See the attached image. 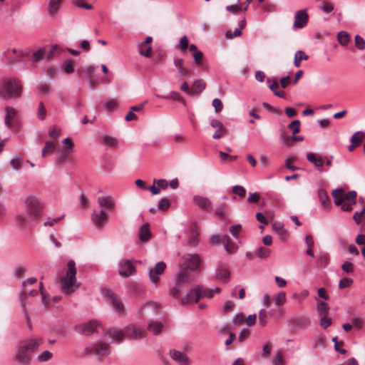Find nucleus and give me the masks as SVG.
I'll list each match as a JSON object with an SVG mask.
<instances>
[{"label": "nucleus", "instance_id": "19", "mask_svg": "<svg viewBox=\"0 0 365 365\" xmlns=\"http://www.w3.org/2000/svg\"><path fill=\"white\" fill-rule=\"evenodd\" d=\"M220 291V288H215L214 289H206L203 287L197 286L196 287V294L197 298L196 300H200V299L207 297L208 299H211L213 297L214 294L216 293H219Z\"/></svg>", "mask_w": 365, "mask_h": 365}, {"label": "nucleus", "instance_id": "5", "mask_svg": "<svg viewBox=\"0 0 365 365\" xmlns=\"http://www.w3.org/2000/svg\"><path fill=\"white\" fill-rule=\"evenodd\" d=\"M200 256L196 253L185 254L181 257L180 266L187 270L195 272L200 265Z\"/></svg>", "mask_w": 365, "mask_h": 365}, {"label": "nucleus", "instance_id": "39", "mask_svg": "<svg viewBox=\"0 0 365 365\" xmlns=\"http://www.w3.org/2000/svg\"><path fill=\"white\" fill-rule=\"evenodd\" d=\"M337 40L341 46H346L350 40V36L348 32L345 31H339L337 34Z\"/></svg>", "mask_w": 365, "mask_h": 365}, {"label": "nucleus", "instance_id": "64", "mask_svg": "<svg viewBox=\"0 0 365 365\" xmlns=\"http://www.w3.org/2000/svg\"><path fill=\"white\" fill-rule=\"evenodd\" d=\"M365 212V207L362 208L359 212H355L353 215V219L357 225H359L361 220V217Z\"/></svg>", "mask_w": 365, "mask_h": 365}, {"label": "nucleus", "instance_id": "16", "mask_svg": "<svg viewBox=\"0 0 365 365\" xmlns=\"http://www.w3.org/2000/svg\"><path fill=\"white\" fill-rule=\"evenodd\" d=\"M279 138L280 143L285 147H291L294 145V142L302 141L304 140L303 136H297L294 135L289 136L285 132L281 133Z\"/></svg>", "mask_w": 365, "mask_h": 365}, {"label": "nucleus", "instance_id": "15", "mask_svg": "<svg viewBox=\"0 0 365 365\" xmlns=\"http://www.w3.org/2000/svg\"><path fill=\"white\" fill-rule=\"evenodd\" d=\"M108 218V212L105 209H101L99 212L93 211L91 220L96 227H102Z\"/></svg>", "mask_w": 365, "mask_h": 365}, {"label": "nucleus", "instance_id": "54", "mask_svg": "<svg viewBox=\"0 0 365 365\" xmlns=\"http://www.w3.org/2000/svg\"><path fill=\"white\" fill-rule=\"evenodd\" d=\"M242 225L240 224H237L230 227V232L234 238L237 239L238 235L242 231Z\"/></svg>", "mask_w": 365, "mask_h": 365}, {"label": "nucleus", "instance_id": "4", "mask_svg": "<svg viewBox=\"0 0 365 365\" xmlns=\"http://www.w3.org/2000/svg\"><path fill=\"white\" fill-rule=\"evenodd\" d=\"M29 48H9L2 53L1 58L8 64L12 65L20 61L21 58L29 56Z\"/></svg>", "mask_w": 365, "mask_h": 365}, {"label": "nucleus", "instance_id": "27", "mask_svg": "<svg viewBox=\"0 0 365 365\" xmlns=\"http://www.w3.org/2000/svg\"><path fill=\"white\" fill-rule=\"evenodd\" d=\"M199 242V232L196 227L192 226L190 227V233L187 239V245L190 247H195Z\"/></svg>", "mask_w": 365, "mask_h": 365}, {"label": "nucleus", "instance_id": "49", "mask_svg": "<svg viewBox=\"0 0 365 365\" xmlns=\"http://www.w3.org/2000/svg\"><path fill=\"white\" fill-rule=\"evenodd\" d=\"M205 88V83L202 80H196L192 84V91L195 93L201 92Z\"/></svg>", "mask_w": 365, "mask_h": 365}, {"label": "nucleus", "instance_id": "6", "mask_svg": "<svg viewBox=\"0 0 365 365\" xmlns=\"http://www.w3.org/2000/svg\"><path fill=\"white\" fill-rule=\"evenodd\" d=\"M29 353L26 346L21 342L16 348L14 360L21 365H29L31 361Z\"/></svg>", "mask_w": 365, "mask_h": 365}, {"label": "nucleus", "instance_id": "12", "mask_svg": "<svg viewBox=\"0 0 365 365\" xmlns=\"http://www.w3.org/2000/svg\"><path fill=\"white\" fill-rule=\"evenodd\" d=\"M169 355L179 365H190L191 364V360L187 355L180 351L172 349L170 351Z\"/></svg>", "mask_w": 365, "mask_h": 365}, {"label": "nucleus", "instance_id": "36", "mask_svg": "<svg viewBox=\"0 0 365 365\" xmlns=\"http://www.w3.org/2000/svg\"><path fill=\"white\" fill-rule=\"evenodd\" d=\"M270 254L271 250L264 247H259L254 252L255 256L260 259H266L269 257Z\"/></svg>", "mask_w": 365, "mask_h": 365}, {"label": "nucleus", "instance_id": "56", "mask_svg": "<svg viewBox=\"0 0 365 365\" xmlns=\"http://www.w3.org/2000/svg\"><path fill=\"white\" fill-rule=\"evenodd\" d=\"M355 46L359 50L365 49V40L359 35L354 37Z\"/></svg>", "mask_w": 365, "mask_h": 365}, {"label": "nucleus", "instance_id": "43", "mask_svg": "<svg viewBox=\"0 0 365 365\" xmlns=\"http://www.w3.org/2000/svg\"><path fill=\"white\" fill-rule=\"evenodd\" d=\"M61 4L59 0H49L48 14L50 16L55 14L58 9V6Z\"/></svg>", "mask_w": 365, "mask_h": 365}, {"label": "nucleus", "instance_id": "17", "mask_svg": "<svg viewBox=\"0 0 365 365\" xmlns=\"http://www.w3.org/2000/svg\"><path fill=\"white\" fill-rule=\"evenodd\" d=\"M106 336L108 339H111V342L120 343L126 336V333L125 331V329H121V330H118V329H109L106 333Z\"/></svg>", "mask_w": 365, "mask_h": 365}, {"label": "nucleus", "instance_id": "25", "mask_svg": "<svg viewBox=\"0 0 365 365\" xmlns=\"http://www.w3.org/2000/svg\"><path fill=\"white\" fill-rule=\"evenodd\" d=\"M24 346H26L27 351L29 352H32L36 351L40 345L42 344L41 339H30L28 340H25L21 341Z\"/></svg>", "mask_w": 365, "mask_h": 365}, {"label": "nucleus", "instance_id": "55", "mask_svg": "<svg viewBox=\"0 0 365 365\" xmlns=\"http://www.w3.org/2000/svg\"><path fill=\"white\" fill-rule=\"evenodd\" d=\"M267 322V313L264 309H262L259 312V324L264 327Z\"/></svg>", "mask_w": 365, "mask_h": 365}, {"label": "nucleus", "instance_id": "8", "mask_svg": "<svg viewBox=\"0 0 365 365\" xmlns=\"http://www.w3.org/2000/svg\"><path fill=\"white\" fill-rule=\"evenodd\" d=\"M100 324L96 320H90L86 323H83L76 327V330L81 334L90 335L98 331Z\"/></svg>", "mask_w": 365, "mask_h": 365}, {"label": "nucleus", "instance_id": "52", "mask_svg": "<svg viewBox=\"0 0 365 365\" xmlns=\"http://www.w3.org/2000/svg\"><path fill=\"white\" fill-rule=\"evenodd\" d=\"M319 320L320 326L324 329L331 325L332 321L331 318L327 317V315L319 316Z\"/></svg>", "mask_w": 365, "mask_h": 365}, {"label": "nucleus", "instance_id": "62", "mask_svg": "<svg viewBox=\"0 0 365 365\" xmlns=\"http://www.w3.org/2000/svg\"><path fill=\"white\" fill-rule=\"evenodd\" d=\"M272 80L270 78H267V83L268 84L269 88L274 92V94L276 91H278L279 88V85L276 80H274L272 83Z\"/></svg>", "mask_w": 365, "mask_h": 365}, {"label": "nucleus", "instance_id": "9", "mask_svg": "<svg viewBox=\"0 0 365 365\" xmlns=\"http://www.w3.org/2000/svg\"><path fill=\"white\" fill-rule=\"evenodd\" d=\"M135 272V267L128 259H122L118 262V273L121 277H128Z\"/></svg>", "mask_w": 365, "mask_h": 365}, {"label": "nucleus", "instance_id": "58", "mask_svg": "<svg viewBox=\"0 0 365 365\" xmlns=\"http://www.w3.org/2000/svg\"><path fill=\"white\" fill-rule=\"evenodd\" d=\"M53 354L48 351H44L38 356V360L40 362H45L51 359Z\"/></svg>", "mask_w": 365, "mask_h": 365}, {"label": "nucleus", "instance_id": "1", "mask_svg": "<svg viewBox=\"0 0 365 365\" xmlns=\"http://www.w3.org/2000/svg\"><path fill=\"white\" fill-rule=\"evenodd\" d=\"M26 213L19 214L16 216V222L20 226H25L38 220L43 211V204L36 196L30 195L24 201Z\"/></svg>", "mask_w": 365, "mask_h": 365}, {"label": "nucleus", "instance_id": "2", "mask_svg": "<svg viewBox=\"0 0 365 365\" xmlns=\"http://www.w3.org/2000/svg\"><path fill=\"white\" fill-rule=\"evenodd\" d=\"M76 274V263L73 260H69L67 263V271L61 278V286L63 293L66 294H71L79 287V284L77 282Z\"/></svg>", "mask_w": 365, "mask_h": 365}, {"label": "nucleus", "instance_id": "57", "mask_svg": "<svg viewBox=\"0 0 365 365\" xmlns=\"http://www.w3.org/2000/svg\"><path fill=\"white\" fill-rule=\"evenodd\" d=\"M296 326H307L310 323L309 319L307 317H301L294 319Z\"/></svg>", "mask_w": 365, "mask_h": 365}, {"label": "nucleus", "instance_id": "14", "mask_svg": "<svg viewBox=\"0 0 365 365\" xmlns=\"http://www.w3.org/2000/svg\"><path fill=\"white\" fill-rule=\"evenodd\" d=\"M86 350L100 357L107 356L110 353L109 346L107 344L103 342H98L93 346L86 348Z\"/></svg>", "mask_w": 365, "mask_h": 365}, {"label": "nucleus", "instance_id": "47", "mask_svg": "<svg viewBox=\"0 0 365 365\" xmlns=\"http://www.w3.org/2000/svg\"><path fill=\"white\" fill-rule=\"evenodd\" d=\"M357 193L355 190L349 191L346 193L343 192V198L344 202H351L352 203H356V197Z\"/></svg>", "mask_w": 365, "mask_h": 365}, {"label": "nucleus", "instance_id": "35", "mask_svg": "<svg viewBox=\"0 0 365 365\" xmlns=\"http://www.w3.org/2000/svg\"><path fill=\"white\" fill-rule=\"evenodd\" d=\"M344 190L342 188H336L332 191V197L334 199V202L336 206H339L342 202H344L343 198V192Z\"/></svg>", "mask_w": 365, "mask_h": 365}, {"label": "nucleus", "instance_id": "20", "mask_svg": "<svg viewBox=\"0 0 365 365\" xmlns=\"http://www.w3.org/2000/svg\"><path fill=\"white\" fill-rule=\"evenodd\" d=\"M210 125L213 128L216 129L215 133L212 135L214 139H219L225 135L227 129L219 120H212Z\"/></svg>", "mask_w": 365, "mask_h": 365}, {"label": "nucleus", "instance_id": "33", "mask_svg": "<svg viewBox=\"0 0 365 365\" xmlns=\"http://www.w3.org/2000/svg\"><path fill=\"white\" fill-rule=\"evenodd\" d=\"M101 143L109 147H117L118 145V140L115 138L108 135L101 137Z\"/></svg>", "mask_w": 365, "mask_h": 365}, {"label": "nucleus", "instance_id": "41", "mask_svg": "<svg viewBox=\"0 0 365 365\" xmlns=\"http://www.w3.org/2000/svg\"><path fill=\"white\" fill-rule=\"evenodd\" d=\"M273 300L276 306H282L286 302V293L284 291L279 292L273 296Z\"/></svg>", "mask_w": 365, "mask_h": 365}, {"label": "nucleus", "instance_id": "60", "mask_svg": "<svg viewBox=\"0 0 365 365\" xmlns=\"http://www.w3.org/2000/svg\"><path fill=\"white\" fill-rule=\"evenodd\" d=\"M352 283L353 280L351 278L344 277L339 281V287L340 289L347 288L349 287Z\"/></svg>", "mask_w": 365, "mask_h": 365}, {"label": "nucleus", "instance_id": "18", "mask_svg": "<svg viewBox=\"0 0 365 365\" xmlns=\"http://www.w3.org/2000/svg\"><path fill=\"white\" fill-rule=\"evenodd\" d=\"M97 203L101 209H107L109 210H113L115 205V199L110 195H106L98 197L97 198Z\"/></svg>", "mask_w": 365, "mask_h": 365}, {"label": "nucleus", "instance_id": "11", "mask_svg": "<svg viewBox=\"0 0 365 365\" xmlns=\"http://www.w3.org/2000/svg\"><path fill=\"white\" fill-rule=\"evenodd\" d=\"M309 15L306 9H302L296 12L293 27L299 29L304 28L308 23Z\"/></svg>", "mask_w": 365, "mask_h": 365}, {"label": "nucleus", "instance_id": "42", "mask_svg": "<svg viewBox=\"0 0 365 365\" xmlns=\"http://www.w3.org/2000/svg\"><path fill=\"white\" fill-rule=\"evenodd\" d=\"M163 324L161 322H151L148 325V330L153 334L157 335L160 333Z\"/></svg>", "mask_w": 365, "mask_h": 365}, {"label": "nucleus", "instance_id": "53", "mask_svg": "<svg viewBox=\"0 0 365 365\" xmlns=\"http://www.w3.org/2000/svg\"><path fill=\"white\" fill-rule=\"evenodd\" d=\"M46 116V110L42 102L38 103V110H37V117L40 120L45 119Z\"/></svg>", "mask_w": 365, "mask_h": 365}, {"label": "nucleus", "instance_id": "50", "mask_svg": "<svg viewBox=\"0 0 365 365\" xmlns=\"http://www.w3.org/2000/svg\"><path fill=\"white\" fill-rule=\"evenodd\" d=\"M170 206V201L165 197L162 198L158 203V208L162 211H166Z\"/></svg>", "mask_w": 365, "mask_h": 365}, {"label": "nucleus", "instance_id": "29", "mask_svg": "<svg viewBox=\"0 0 365 365\" xmlns=\"http://www.w3.org/2000/svg\"><path fill=\"white\" fill-rule=\"evenodd\" d=\"M307 160L312 163L317 168H321L324 163L323 158L317 156V154L314 153H307Z\"/></svg>", "mask_w": 365, "mask_h": 365}, {"label": "nucleus", "instance_id": "3", "mask_svg": "<svg viewBox=\"0 0 365 365\" xmlns=\"http://www.w3.org/2000/svg\"><path fill=\"white\" fill-rule=\"evenodd\" d=\"M22 84L16 78H6L0 86V94L7 98H19L21 95Z\"/></svg>", "mask_w": 365, "mask_h": 365}, {"label": "nucleus", "instance_id": "21", "mask_svg": "<svg viewBox=\"0 0 365 365\" xmlns=\"http://www.w3.org/2000/svg\"><path fill=\"white\" fill-rule=\"evenodd\" d=\"M125 331L126 333V336H128L132 339H139L144 337V332L139 329L138 327L130 325L128 326L125 328Z\"/></svg>", "mask_w": 365, "mask_h": 365}, {"label": "nucleus", "instance_id": "37", "mask_svg": "<svg viewBox=\"0 0 365 365\" xmlns=\"http://www.w3.org/2000/svg\"><path fill=\"white\" fill-rule=\"evenodd\" d=\"M56 149V144L51 140L46 141L44 148L42 149L41 155L45 158L48 154H51Z\"/></svg>", "mask_w": 365, "mask_h": 365}, {"label": "nucleus", "instance_id": "28", "mask_svg": "<svg viewBox=\"0 0 365 365\" xmlns=\"http://www.w3.org/2000/svg\"><path fill=\"white\" fill-rule=\"evenodd\" d=\"M196 287L190 289L187 294L186 296H185L182 300L181 302L183 305L190 304H194L197 303L199 300H196L197 298V294H196Z\"/></svg>", "mask_w": 365, "mask_h": 365}, {"label": "nucleus", "instance_id": "24", "mask_svg": "<svg viewBox=\"0 0 365 365\" xmlns=\"http://www.w3.org/2000/svg\"><path fill=\"white\" fill-rule=\"evenodd\" d=\"M191 280L190 275L188 270L182 268L180 266V269L176 274L175 282L178 285H182V284Z\"/></svg>", "mask_w": 365, "mask_h": 365}, {"label": "nucleus", "instance_id": "13", "mask_svg": "<svg viewBox=\"0 0 365 365\" xmlns=\"http://www.w3.org/2000/svg\"><path fill=\"white\" fill-rule=\"evenodd\" d=\"M192 202L199 209L205 211L212 210V201L206 197L195 195L192 197Z\"/></svg>", "mask_w": 365, "mask_h": 365}, {"label": "nucleus", "instance_id": "51", "mask_svg": "<svg viewBox=\"0 0 365 365\" xmlns=\"http://www.w3.org/2000/svg\"><path fill=\"white\" fill-rule=\"evenodd\" d=\"M61 135V128L56 125H52L48 129V135L52 138H58Z\"/></svg>", "mask_w": 365, "mask_h": 365}, {"label": "nucleus", "instance_id": "10", "mask_svg": "<svg viewBox=\"0 0 365 365\" xmlns=\"http://www.w3.org/2000/svg\"><path fill=\"white\" fill-rule=\"evenodd\" d=\"M103 294L116 312H123L124 306L118 297H117L113 292L108 289L103 290Z\"/></svg>", "mask_w": 365, "mask_h": 365}, {"label": "nucleus", "instance_id": "23", "mask_svg": "<svg viewBox=\"0 0 365 365\" xmlns=\"http://www.w3.org/2000/svg\"><path fill=\"white\" fill-rule=\"evenodd\" d=\"M215 276L217 279L222 280L225 282H227L230 279V272L227 267L220 262L216 269Z\"/></svg>", "mask_w": 365, "mask_h": 365}, {"label": "nucleus", "instance_id": "61", "mask_svg": "<svg viewBox=\"0 0 365 365\" xmlns=\"http://www.w3.org/2000/svg\"><path fill=\"white\" fill-rule=\"evenodd\" d=\"M72 3L79 8H83L86 9H92L93 8V5L86 3L82 0H73Z\"/></svg>", "mask_w": 365, "mask_h": 365}, {"label": "nucleus", "instance_id": "59", "mask_svg": "<svg viewBox=\"0 0 365 365\" xmlns=\"http://www.w3.org/2000/svg\"><path fill=\"white\" fill-rule=\"evenodd\" d=\"M181 292H182V285H178L177 283L175 282V287L171 288L170 290V294L174 298H178V297H179Z\"/></svg>", "mask_w": 365, "mask_h": 365}, {"label": "nucleus", "instance_id": "34", "mask_svg": "<svg viewBox=\"0 0 365 365\" xmlns=\"http://www.w3.org/2000/svg\"><path fill=\"white\" fill-rule=\"evenodd\" d=\"M317 195L321 201L322 205L324 207H329L330 205V199L327 191L324 189L320 188L317 191Z\"/></svg>", "mask_w": 365, "mask_h": 365}, {"label": "nucleus", "instance_id": "22", "mask_svg": "<svg viewBox=\"0 0 365 365\" xmlns=\"http://www.w3.org/2000/svg\"><path fill=\"white\" fill-rule=\"evenodd\" d=\"M160 309V306L158 303L154 302H147L141 306L139 309V315L143 317L146 314L147 312L151 311L152 314H155Z\"/></svg>", "mask_w": 365, "mask_h": 365}, {"label": "nucleus", "instance_id": "44", "mask_svg": "<svg viewBox=\"0 0 365 365\" xmlns=\"http://www.w3.org/2000/svg\"><path fill=\"white\" fill-rule=\"evenodd\" d=\"M317 309L319 316H324L327 314L329 307L324 301H319L317 303Z\"/></svg>", "mask_w": 365, "mask_h": 365}, {"label": "nucleus", "instance_id": "46", "mask_svg": "<svg viewBox=\"0 0 365 365\" xmlns=\"http://www.w3.org/2000/svg\"><path fill=\"white\" fill-rule=\"evenodd\" d=\"M138 47H139V53L141 56H144L147 58H149L151 56V53L153 51L151 46H149L147 45L145 46V45L139 44Z\"/></svg>", "mask_w": 365, "mask_h": 365}, {"label": "nucleus", "instance_id": "63", "mask_svg": "<svg viewBox=\"0 0 365 365\" xmlns=\"http://www.w3.org/2000/svg\"><path fill=\"white\" fill-rule=\"evenodd\" d=\"M232 191L236 195H239L240 197H243L245 196L246 190L245 189L241 186V185H235L232 188Z\"/></svg>", "mask_w": 365, "mask_h": 365}, {"label": "nucleus", "instance_id": "30", "mask_svg": "<svg viewBox=\"0 0 365 365\" xmlns=\"http://www.w3.org/2000/svg\"><path fill=\"white\" fill-rule=\"evenodd\" d=\"M150 238V231L149 229V224H143L139 230V239L141 242H148Z\"/></svg>", "mask_w": 365, "mask_h": 365}, {"label": "nucleus", "instance_id": "45", "mask_svg": "<svg viewBox=\"0 0 365 365\" xmlns=\"http://www.w3.org/2000/svg\"><path fill=\"white\" fill-rule=\"evenodd\" d=\"M364 138L365 133L363 131H356L352 135L350 140L352 143L359 145Z\"/></svg>", "mask_w": 365, "mask_h": 365}, {"label": "nucleus", "instance_id": "26", "mask_svg": "<svg viewBox=\"0 0 365 365\" xmlns=\"http://www.w3.org/2000/svg\"><path fill=\"white\" fill-rule=\"evenodd\" d=\"M273 230L277 234L279 238L282 240H287L288 237V233L287 230L284 228V226L278 222H274L272 224Z\"/></svg>", "mask_w": 365, "mask_h": 365}, {"label": "nucleus", "instance_id": "7", "mask_svg": "<svg viewBox=\"0 0 365 365\" xmlns=\"http://www.w3.org/2000/svg\"><path fill=\"white\" fill-rule=\"evenodd\" d=\"M166 268V264L163 261L158 262L153 268L148 269V277L152 284H157Z\"/></svg>", "mask_w": 365, "mask_h": 365}, {"label": "nucleus", "instance_id": "40", "mask_svg": "<svg viewBox=\"0 0 365 365\" xmlns=\"http://www.w3.org/2000/svg\"><path fill=\"white\" fill-rule=\"evenodd\" d=\"M155 96L158 98H162V99L171 98L173 100H176L178 101H182L183 104H185V101L182 100L180 93L177 91H171L168 95L165 96H160L158 94H155Z\"/></svg>", "mask_w": 365, "mask_h": 365}, {"label": "nucleus", "instance_id": "48", "mask_svg": "<svg viewBox=\"0 0 365 365\" xmlns=\"http://www.w3.org/2000/svg\"><path fill=\"white\" fill-rule=\"evenodd\" d=\"M288 128L292 130V135H295L300 130V121L299 120H292L289 125Z\"/></svg>", "mask_w": 365, "mask_h": 365}, {"label": "nucleus", "instance_id": "32", "mask_svg": "<svg viewBox=\"0 0 365 365\" xmlns=\"http://www.w3.org/2000/svg\"><path fill=\"white\" fill-rule=\"evenodd\" d=\"M222 240L223 247L227 252L232 253L236 251V246L235 243L232 242L230 237L228 235H223Z\"/></svg>", "mask_w": 365, "mask_h": 365}, {"label": "nucleus", "instance_id": "38", "mask_svg": "<svg viewBox=\"0 0 365 365\" xmlns=\"http://www.w3.org/2000/svg\"><path fill=\"white\" fill-rule=\"evenodd\" d=\"M309 58V56L302 51H297L294 55V65L295 67H299L301 66L302 61H306Z\"/></svg>", "mask_w": 365, "mask_h": 365}, {"label": "nucleus", "instance_id": "31", "mask_svg": "<svg viewBox=\"0 0 365 365\" xmlns=\"http://www.w3.org/2000/svg\"><path fill=\"white\" fill-rule=\"evenodd\" d=\"M5 111H6V115H5V119H4L5 124L8 128H11L12 126L11 121L15 118V116L16 115V111L14 108L9 107V106H7L5 108Z\"/></svg>", "mask_w": 365, "mask_h": 365}]
</instances>
